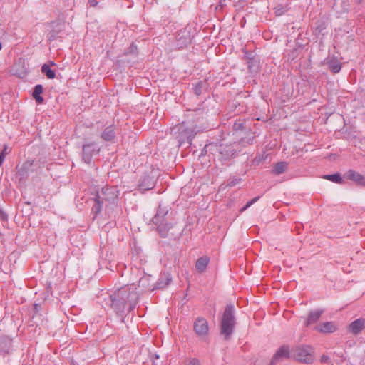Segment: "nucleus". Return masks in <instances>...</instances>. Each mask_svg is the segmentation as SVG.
<instances>
[{
  "instance_id": "obj_41",
  "label": "nucleus",
  "mask_w": 365,
  "mask_h": 365,
  "mask_svg": "<svg viewBox=\"0 0 365 365\" xmlns=\"http://www.w3.org/2000/svg\"><path fill=\"white\" fill-rule=\"evenodd\" d=\"M276 364H277V363H274V362H273V361H271V362H270V365H276Z\"/></svg>"
},
{
  "instance_id": "obj_20",
  "label": "nucleus",
  "mask_w": 365,
  "mask_h": 365,
  "mask_svg": "<svg viewBox=\"0 0 365 365\" xmlns=\"http://www.w3.org/2000/svg\"><path fill=\"white\" fill-rule=\"evenodd\" d=\"M42 93L43 86L40 84L35 86L32 96L38 103H42L43 102V98L41 96Z\"/></svg>"
},
{
  "instance_id": "obj_19",
  "label": "nucleus",
  "mask_w": 365,
  "mask_h": 365,
  "mask_svg": "<svg viewBox=\"0 0 365 365\" xmlns=\"http://www.w3.org/2000/svg\"><path fill=\"white\" fill-rule=\"evenodd\" d=\"M327 65L330 71L334 73H339L341 68V63L335 58L328 61Z\"/></svg>"
},
{
  "instance_id": "obj_7",
  "label": "nucleus",
  "mask_w": 365,
  "mask_h": 365,
  "mask_svg": "<svg viewBox=\"0 0 365 365\" xmlns=\"http://www.w3.org/2000/svg\"><path fill=\"white\" fill-rule=\"evenodd\" d=\"M101 148L96 143L92 142L84 144L82 148V159L87 163L90 164L92 157L100 152Z\"/></svg>"
},
{
  "instance_id": "obj_25",
  "label": "nucleus",
  "mask_w": 365,
  "mask_h": 365,
  "mask_svg": "<svg viewBox=\"0 0 365 365\" xmlns=\"http://www.w3.org/2000/svg\"><path fill=\"white\" fill-rule=\"evenodd\" d=\"M287 168V163L286 162H279L276 163L274 169L273 173L276 175H279L286 171Z\"/></svg>"
},
{
  "instance_id": "obj_13",
  "label": "nucleus",
  "mask_w": 365,
  "mask_h": 365,
  "mask_svg": "<svg viewBox=\"0 0 365 365\" xmlns=\"http://www.w3.org/2000/svg\"><path fill=\"white\" fill-rule=\"evenodd\" d=\"M289 357V349L287 346H282L274 354L271 361L277 363L283 359H288Z\"/></svg>"
},
{
  "instance_id": "obj_33",
  "label": "nucleus",
  "mask_w": 365,
  "mask_h": 365,
  "mask_svg": "<svg viewBox=\"0 0 365 365\" xmlns=\"http://www.w3.org/2000/svg\"><path fill=\"white\" fill-rule=\"evenodd\" d=\"M253 139H254L253 137H248V138H242V140H240V143H241L242 145H245V143L250 145V144H252L253 143Z\"/></svg>"
},
{
  "instance_id": "obj_44",
  "label": "nucleus",
  "mask_w": 365,
  "mask_h": 365,
  "mask_svg": "<svg viewBox=\"0 0 365 365\" xmlns=\"http://www.w3.org/2000/svg\"><path fill=\"white\" fill-rule=\"evenodd\" d=\"M2 165V160L1 158H0V166Z\"/></svg>"
},
{
  "instance_id": "obj_18",
  "label": "nucleus",
  "mask_w": 365,
  "mask_h": 365,
  "mask_svg": "<svg viewBox=\"0 0 365 365\" xmlns=\"http://www.w3.org/2000/svg\"><path fill=\"white\" fill-rule=\"evenodd\" d=\"M190 43V36L188 34H178L177 38V46L182 48L187 46Z\"/></svg>"
},
{
  "instance_id": "obj_11",
  "label": "nucleus",
  "mask_w": 365,
  "mask_h": 365,
  "mask_svg": "<svg viewBox=\"0 0 365 365\" xmlns=\"http://www.w3.org/2000/svg\"><path fill=\"white\" fill-rule=\"evenodd\" d=\"M365 329V319L359 318L349 325V331L354 335L360 334Z\"/></svg>"
},
{
  "instance_id": "obj_30",
  "label": "nucleus",
  "mask_w": 365,
  "mask_h": 365,
  "mask_svg": "<svg viewBox=\"0 0 365 365\" xmlns=\"http://www.w3.org/2000/svg\"><path fill=\"white\" fill-rule=\"evenodd\" d=\"M259 199V197H256L252 199L251 200H250L249 202H247L246 205L240 210V212H243L245 210H247L249 207H250L252 205H253L255 202H256Z\"/></svg>"
},
{
  "instance_id": "obj_15",
  "label": "nucleus",
  "mask_w": 365,
  "mask_h": 365,
  "mask_svg": "<svg viewBox=\"0 0 365 365\" xmlns=\"http://www.w3.org/2000/svg\"><path fill=\"white\" fill-rule=\"evenodd\" d=\"M172 281V277L170 273H163L161 274L160 277L158 279L155 288L161 289L166 287L168 284L170 283Z\"/></svg>"
},
{
  "instance_id": "obj_4",
  "label": "nucleus",
  "mask_w": 365,
  "mask_h": 365,
  "mask_svg": "<svg viewBox=\"0 0 365 365\" xmlns=\"http://www.w3.org/2000/svg\"><path fill=\"white\" fill-rule=\"evenodd\" d=\"M168 212L166 207H162L161 205H159L157 213L152 218L153 223L157 226V229L163 237L168 235V230L172 227L170 223L165 222V217Z\"/></svg>"
},
{
  "instance_id": "obj_40",
  "label": "nucleus",
  "mask_w": 365,
  "mask_h": 365,
  "mask_svg": "<svg viewBox=\"0 0 365 365\" xmlns=\"http://www.w3.org/2000/svg\"><path fill=\"white\" fill-rule=\"evenodd\" d=\"M154 356H155V359H159V356L158 354H154Z\"/></svg>"
},
{
  "instance_id": "obj_5",
  "label": "nucleus",
  "mask_w": 365,
  "mask_h": 365,
  "mask_svg": "<svg viewBox=\"0 0 365 365\" xmlns=\"http://www.w3.org/2000/svg\"><path fill=\"white\" fill-rule=\"evenodd\" d=\"M313 348L310 346H299L293 349L292 356L297 361L310 364L314 360Z\"/></svg>"
},
{
  "instance_id": "obj_29",
  "label": "nucleus",
  "mask_w": 365,
  "mask_h": 365,
  "mask_svg": "<svg viewBox=\"0 0 365 365\" xmlns=\"http://www.w3.org/2000/svg\"><path fill=\"white\" fill-rule=\"evenodd\" d=\"M259 199V197H256L252 199L251 200H250L249 202H247L246 205L240 210V212H243L245 210H247L249 207H250L252 205H253L255 202H256Z\"/></svg>"
},
{
  "instance_id": "obj_35",
  "label": "nucleus",
  "mask_w": 365,
  "mask_h": 365,
  "mask_svg": "<svg viewBox=\"0 0 365 365\" xmlns=\"http://www.w3.org/2000/svg\"><path fill=\"white\" fill-rule=\"evenodd\" d=\"M0 220L6 221L7 220V215L0 209Z\"/></svg>"
},
{
  "instance_id": "obj_9",
  "label": "nucleus",
  "mask_w": 365,
  "mask_h": 365,
  "mask_svg": "<svg viewBox=\"0 0 365 365\" xmlns=\"http://www.w3.org/2000/svg\"><path fill=\"white\" fill-rule=\"evenodd\" d=\"M193 329L195 334L199 337H206L209 331V326L207 319L203 317H197L194 322Z\"/></svg>"
},
{
  "instance_id": "obj_16",
  "label": "nucleus",
  "mask_w": 365,
  "mask_h": 365,
  "mask_svg": "<svg viewBox=\"0 0 365 365\" xmlns=\"http://www.w3.org/2000/svg\"><path fill=\"white\" fill-rule=\"evenodd\" d=\"M322 313L323 310L311 311L309 313L308 317L305 322L306 327H309V325L317 322Z\"/></svg>"
},
{
  "instance_id": "obj_39",
  "label": "nucleus",
  "mask_w": 365,
  "mask_h": 365,
  "mask_svg": "<svg viewBox=\"0 0 365 365\" xmlns=\"http://www.w3.org/2000/svg\"><path fill=\"white\" fill-rule=\"evenodd\" d=\"M89 2L91 6H96L97 4V2L95 0H89Z\"/></svg>"
},
{
  "instance_id": "obj_6",
  "label": "nucleus",
  "mask_w": 365,
  "mask_h": 365,
  "mask_svg": "<svg viewBox=\"0 0 365 365\" xmlns=\"http://www.w3.org/2000/svg\"><path fill=\"white\" fill-rule=\"evenodd\" d=\"M118 190L115 187H104L101 192H98V197L103 202L107 201L110 204H114L115 200L118 197Z\"/></svg>"
},
{
  "instance_id": "obj_26",
  "label": "nucleus",
  "mask_w": 365,
  "mask_h": 365,
  "mask_svg": "<svg viewBox=\"0 0 365 365\" xmlns=\"http://www.w3.org/2000/svg\"><path fill=\"white\" fill-rule=\"evenodd\" d=\"M324 179L334 182L335 183L341 184L343 183V180L341 178V174L339 173L332 174V175H326L323 177Z\"/></svg>"
},
{
  "instance_id": "obj_14",
  "label": "nucleus",
  "mask_w": 365,
  "mask_h": 365,
  "mask_svg": "<svg viewBox=\"0 0 365 365\" xmlns=\"http://www.w3.org/2000/svg\"><path fill=\"white\" fill-rule=\"evenodd\" d=\"M101 138L105 141H112L115 137V128L113 125L107 126L101 133Z\"/></svg>"
},
{
  "instance_id": "obj_45",
  "label": "nucleus",
  "mask_w": 365,
  "mask_h": 365,
  "mask_svg": "<svg viewBox=\"0 0 365 365\" xmlns=\"http://www.w3.org/2000/svg\"><path fill=\"white\" fill-rule=\"evenodd\" d=\"M153 365H155L154 364H153Z\"/></svg>"
},
{
  "instance_id": "obj_36",
  "label": "nucleus",
  "mask_w": 365,
  "mask_h": 365,
  "mask_svg": "<svg viewBox=\"0 0 365 365\" xmlns=\"http://www.w3.org/2000/svg\"><path fill=\"white\" fill-rule=\"evenodd\" d=\"M7 146H4V150H2V152L0 153V158H1L2 160V163L4 162V158H5V155H6L7 153Z\"/></svg>"
},
{
  "instance_id": "obj_28",
  "label": "nucleus",
  "mask_w": 365,
  "mask_h": 365,
  "mask_svg": "<svg viewBox=\"0 0 365 365\" xmlns=\"http://www.w3.org/2000/svg\"><path fill=\"white\" fill-rule=\"evenodd\" d=\"M95 202L96 203L93 206L92 211L97 215L101 211L103 202L96 196L95 198Z\"/></svg>"
},
{
  "instance_id": "obj_8",
  "label": "nucleus",
  "mask_w": 365,
  "mask_h": 365,
  "mask_svg": "<svg viewBox=\"0 0 365 365\" xmlns=\"http://www.w3.org/2000/svg\"><path fill=\"white\" fill-rule=\"evenodd\" d=\"M202 130L197 125L192 128H187L183 129L179 134V143L182 144L187 143L189 145L192 144V140L195 135Z\"/></svg>"
},
{
  "instance_id": "obj_3",
  "label": "nucleus",
  "mask_w": 365,
  "mask_h": 365,
  "mask_svg": "<svg viewBox=\"0 0 365 365\" xmlns=\"http://www.w3.org/2000/svg\"><path fill=\"white\" fill-rule=\"evenodd\" d=\"M210 152L213 155H217L221 160H227L235 155L236 152L231 145L210 143L205 146L202 154Z\"/></svg>"
},
{
  "instance_id": "obj_42",
  "label": "nucleus",
  "mask_w": 365,
  "mask_h": 365,
  "mask_svg": "<svg viewBox=\"0 0 365 365\" xmlns=\"http://www.w3.org/2000/svg\"><path fill=\"white\" fill-rule=\"evenodd\" d=\"M276 364H277V363H274V362H273V361H271V362H270V365H276Z\"/></svg>"
},
{
  "instance_id": "obj_10",
  "label": "nucleus",
  "mask_w": 365,
  "mask_h": 365,
  "mask_svg": "<svg viewBox=\"0 0 365 365\" xmlns=\"http://www.w3.org/2000/svg\"><path fill=\"white\" fill-rule=\"evenodd\" d=\"M344 178L354 181L357 185L365 186V175H363L356 170H349L344 175Z\"/></svg>"
},
{
  "instance_id": "obj_1",
  "label": "nucleus",
  "mask_w": 365,
  "mask_h": 365,
  "mask_svg": "<svg viewBox=\"0 0 365 365\" xmlns=\"http://www.w3.org/2000/svg\"><path fill=\"white\" fill-rule=\"evenodd\" d=\"M139 299V293L137 288L132 286H125L118 289L110 294L106 304L119 316L125 312H131L136 306Z\"/></svg>"
},
{
  "instance_id": "obj_22",
  "label": "nucleus",
  "mask_w": 365,
  "mask_h": 365,
  "mask_svg": "<svg viewBox=\"0 0 365 365\" xmlns=\"http://www.w3.org/2000/svg\"><path fill=\"white\" fill-rule=\"evenodd\" d=\"M139 187L141 190H149L153 187V182L149 177H145L139 184Z\"/></svg>"
},
{
  "instance_id": "obj_2",
  "label": "nucleus",
  "mask_w": 365,
  "mask_h": 365,
  "mask_svg": "<svg viewBox=\"0 0 365 365\" xmlns=\"http://www.w3.org/2000/svg\"><path fill=\"white\" fill-rule=\"evenodd\" d=\"M235 309L232 304H227L220 322V334L226 341L230 339L236 325Z\"/></svg>"
},
{
  "instance_id": "obj_17",
  "label": "nucleus",
  "mask_w": 365,
  "mask_h": 365,
  "mask_svg": "<svg viewBox=\"0 0 365 365\" xmlns=\"http://www.w3.org/2000/svg\"><path fill=\"white\" fill-rule=\"evenodd\" d=\"M210 262V259L207 256H203L200 257L195 264L196 269L198 272L202 273L205 271L208 264Z\"/></svg>"
},
{
  "instance_id": "obj_24",
  "label": "nucleus",
  "mask_w": 365,
  "mask_h": 365,
  "mask_svg": "<svg viewBox=\"0 0 365 365\" xmlns=\"http://www.w3.org/2000/svg\"><path fill=\"white\" fill-rule=\"evenodd\" d=\"M207 87V83L206 81H198L195 85H194V93L197 96H200L203 90H206Z\"/></svg>"
},
{
  "instance_id": "obj_38",
  "label": "nucleus",
  "mask_w": 365,
  "mask_h": 365,
  "mask_svg": "<svg viewBox=\"0 0 365 365\" xmlns=\"http://www.w3.org/2000/svg\"><path fill=\"white\" fill-rule=\"evenodd\" d=\"M329 360V357L328 356L323 355V356H322L321 361H322V362H327Z\"/></svg>"
},
{
  "instance_id": "obj_31",
  "label": "nucleus",
  "mask_w": 365,
  "mask_h": 365,
  "mask_svg": "<svg viewBox=\"0 0 365 365\" xmlns=\"http://www.w3.org/2000/svg\"><path fill=\"white\" fill-rule=\"evenodd\" d=\"M240 181H241L240 178H230L227 183V186L233 187V186L237 185Z\"/></svg>"
},
{
  "instance_id": "obj_23",
  "label": "nucleus",
  "mask_w": 365,
  "mask_h": 365,
  "mask_svg": "<svg viewBox=\"0 0 365 365\" xmlns=\"http://www.w3.org/2000/svg\"><path fill=\"white\" fill-rule=\"evenodd\" d=\"M327 29V24L322 21H318L316 22V26L314 27V33L316 35H322L325 34L324 31Z\"/></svg>"
},
{
  "instance_id": "obj_21",
  "label": "nucleus",
  "mask_w": 365,
  "mask_h": 365,
  "mask_svg": "<svg viewBox=\"0 0 365 365\" xmlns=\"http://www.w3.org/2000/svg\"><path fill=\"white\" fill-rule=\"evenodd\" d=\"M63 25L58 24L57 25V28L56 29H53L48 34V39L50 41H54L58 38L61 37L60 33L62 31Z\"/></svg>"
},
{
  "instance_id": "obj_37",
  "label": "nucleus",
  "mask_w": 365,
  "mask_h": 365,
  "mask_svg": "<svg viewBox=\"0 0 365 365\" xmlns=\"http://www.w3.org/2000/svg\"><path fill=\"white\" fill-rule=\"evenodd\" d=\"M129 49H130V53H134L137 50V46L135 45H134V44H132L130 46Z\"/></svg>"
},
{
  "instance_id": "obj_43",
  "label": "nucleus",
  "mask_w": 365,
  "mask_h": 365,
  "mask_svg": "<svg viewBox=\"0 0 365 365\" xmlns=\"http://www.w3.org/2000/svg\"><path fill=\"white\" fill-rule=\"evenodd\" d=\"M51 66H55L56 64H55V63L53 61H52V62H51Z\"/></svg>"
},
{
  "instance_id": "obj_12",
  "label": "nucleus",
  "mask_w": 365,
  "mask_h": 365,
  "mask_svg": "<svg viewBox=\"0 0 365 365\" xmlns=\"http://www.w3.org/2000/svg\"><path fill=\"white\" fill-rule=\"evenodd\" d=\"M314 329L319 332L328 334L336 331L337 327L333 322H326L317 325Z\"/></svg>"
},
{
  "instance_id": "obj_32",
  "label": "nucleus",
  "mask_w": 365,
  "mask_h": 365,
  "mask_svg": "<svg viewBox=\"0 0 365 365\" xmlns=\"http://www.w3.org/2000/svg\"><path fill=\"white\" fill-rule=\"evenodd\" d=\"M244 128V124L241 122H235L233 125V130L235 131L242 130Z\"/></svg>"
},
{
  "instance_id": "obj_27",
  "label": "nucleus",
  "mask_w": 365,
  "mask_h": 365,
  "mask_svg": "<svg viewBox=\"0 0 365 365\" xmlns=\"http://www.w3.org/2000/svg\"><path fill=\"white\" fill-rule=\"evenodd\" d=\"M41 72L44 73L49 79H53L56 77L55 71L49 68L47 64H43L41 67Z\"/></svg>"
},
{
  "instance_id": "obj_34",
  "label": "nucleus",
  "mask_w": 365,
  "mask_h": 365,
  "mask_svg": "<svg viewBox=\"0 0 365 365\" xmlns=\"http://www.w3.org/2000/svg\"><path fill=\"white\" fill-rule=\"evenodd\" d=\"M187 365H200V361L197 359H191L187 361Z\"/></svg>"
}]
</instances>
